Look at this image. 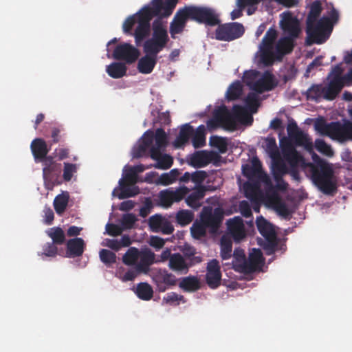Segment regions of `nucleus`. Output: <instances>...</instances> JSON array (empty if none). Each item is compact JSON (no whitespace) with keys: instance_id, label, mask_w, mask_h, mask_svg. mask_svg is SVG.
Here are the masks:
<instances>
[{"instance_id":"774afa93","label":"nucleus","mask_w":352,"mask_h":352,"mask_svg":"<svg viewBox=\"0 0 352 352\" xmlns=\"http://www.w3.org/2000/svg\"><path fill=\"white\" fill-rule=\"evenodd\" d=\"M192 236L197 239L204 236L206 234V227L201 222V223H194L190 228Z\"/></svg>"},{"instance_id":"13d9d810","label":"nucleus","mask_w":352,"mask_h":352,"mask_svg":"<svg viewBox=\"0 0 352 352\" xmlns=\"http://www.w3.org/2000/svg\"><path fill=\"white\" fill-rule=\"evenodd\" d=\"M138 182V175H136L129 168L127 172L124 175L123 178L119 180L120 186H133Z\"/></svg>"},{"instance_id":"f8f14e48","label":"nucleus","mask_w":352,"mask_h":352,"mask_svg":"<svg viewBox=\"0 0 352 352\" xmlns=\"http://www.w3.org/2000/svg\"><path fill=\"white\" fill-rule=\"evenodd\" d=\"M190 192V188L183 186L176 188H169L159 193L160 204L164 208L170 207L173 203L182 201Z\"/></svg>"},{"instance_id":"a878e982","label":"nucleus","mask_w":352,"mask_h":352,"mask_svg":"<svg viewBox=\"0 0 352 352\" xmlns=\"http://www.w3.org/2000/svg\"><path fill=\"white\" fill-rule=\"evenodd\" d=\"M227 224L229 232L235 241H239L245 237V227L243 219L240 217H235L228 220Z\"/></svg>"},{"instance_id":"58836bf2","label":"nucleus","mask_w":352,"mask_h":352,"mask_svg":"<svg viewBox=\"0 0 352 352\" xmlns=\"http://www.w3.org/2000/svg\"><path fill=\"white\" fill-rule=\"evenodd\" d=\"M256 223L259 233L263 237L276 234L271 224L262 216L256 219Z\"/></svg>"},{"instance_id":"bf43d9fd","label":"nucleus","mask_w":352,"mask_h":352,"mask_svg":"<svg viewBox=\"0 0 352 352\" xmlns=\"http://www.w3.org/2000/svg\"><path fill=\"white\" fill-rule=\"evenodd\" d=\"M265 242L263 245V249L266 251L267 255L274 254L278 245L276 234L265 236Z\"/></svg>"},{"instance_id":"a19ab883","label":"nucleus","mask_w":352,"mask_h":352,"mask_svg":"<svg viewBox=\"0 0 352 352\" xmlns=\"http://www.w3.org/2000/svg\"><path fill=\"white\" fill-rule=\"evenodd\" d=\"M288 167L283 160L274 161L272 167V172L274 179H280V177H283L288 173Z\"/></svg>"},{"instance_id":"72a5a7b5","label":"nucleus","mask_w":352,"mask_h":352,"mask_svg":"<svg viewBox=\"0 0 352 352\" xmlns=\"http://www.w3.org/2000/svg\"><path fill=\"white\" fill-rule=\"evenodd\" d=\"M194 129L190 124H185L182 126L179 135L173 142L175 148H181L188 142L190 138L193 135Z\"/></svg>"},{"instance_id":"4468645a","label":"nucleus","mask_w":352,"mask_h":352,"mask_svg":"<svg viewBox=\"0 0 352 352\" xmlns=\"http://www.w3.org/2000/svg\"><path fill=\"white\" fill-rule=\"evenodd\" d=\"M139 56V50L127 43L117 45L113 53V58L114 59L124 60L127 64L135 63Z\"/></svg>"},{"instance_id":"b1692460","label":"nucleus","mask_w":352,"mask_h":352,"mask_svg":"<svg viewBox=\"0 0 352 352\" xmlns=\"http://www.w3.org/2000/svg\"><path fill=\"white\" fill-rule=\"evenodd\" d=\"M344 87L340 75L333 77L328 85L322 87V97L327 100H334Z\"/></svg>"},{"instance_id":"473e14b6","label":"nucleus","mask_w":352,"mask_h":352,"mask_svg":"<svg viewBox=\"0 0 352 352\" xmlns=\"http://www.w3.org/2000/svg\"><path fill=\"white\" fill-rule=\"evenodd\" d=\"M155 254L151 250L140 252V261L135 266L136 270L138 272H147L150 265L157 263L155 261Z\"/></svg>"},{"instance_id":"5fc2aeb1","label":"nucleus","mask_w":352,"mask_h":352,"mask_svg":"<svg viewBox=\"0 0 352 352\" xmlns=\"http://www.w3.org/2000/svg\"><path fill=\"white\" fill-rule=\"evenodd\" d=\"M179 175V171L177 169H172L169 173H163L159 178V184L163 186H167L173 184L177 180Z\"/></svg>"},{"instance_id":"bb28decb","label":"nucleus","mask_w":352,"mask_h":352,"mask_svg":"<svg viewBox=\"0 0 352 352\" xmlns=\"http://www.w3.org/2000/svg\"><path fill=\"white\" fill-rule=\"evenodd\" d=\"M155 144L151 147L150 153L151 158H156L159 155L162 148L168 144L167 135L162 128L157 129L154 135Z\"/></svg>"},{"instance_id":"c03bdc74","label":"nucleus","mask_w":352,"mask_h":352,"mask_svg":"<svg viewBox=\"0 0 352 352\" xmlns=\"http://www.w3.org/2000/svg\"><path fill=\"white\" fill-rule=\"evenodd\" d=\"M221 256L223 260L231 258L232 251V242L230 239L223 236L221 239Z\"/></svg>"},{"instance_id":"aec40b11","label":"nucleus","mask_w":352,"mask_h":352,"mask_svg":"<svg viewBox=\"0 0 352 352\" xmlns=\"http://www.w3.org/2000/svg\"><path fill=\"white\" fill-rule=\"evenodd\" d=\"M177 2L178 0H153L150 8L154 14L166 18L171 15Z\"/></svg>"},{"instance_id":"8fccbe9b","label":"nucleus","mask_w":352,"mask_h":352,"mask_svg":"<svg viewBox=\"0 0 352 352\" xmlns=\"http://www.w3.org/2000/svg\"><path fill=\"white\" fill-rule=\"evenodd\" d=\"M120 192L118 195L120 199L133 197L140 193V188L137 186H120Z\"/></svg>"},{"instance_id":"cd10ccee","label":"nucleus","mask_w":352,"mask_h":352,"mask_svg":"<svg viewBox=\"0 0 352 352\" xmlns=\"http://www.w3.org/2000/svg\"><path fill=\"white\" fill-rule=\"evenodd\" d=\"M294 47V40L291 37H283L278 40L274 51V60L282 58L291 53Z\"/></svg>"},{"instance_id":"393cba45","label":"nucleus","mask_w":352,"mask_h":352,"mask_svg":"<svg viewBox=\"0 0 352 352\" xmlns=\"http://www.w3.org/2000/svg\"><path fill=\"white\" fill-rule=\"evenodd\" d=\"M192 264L188 263L179 253H174L168 262V267L179 274H186L188 272Z\"/></svg>"},{"instance_id":"c9c22d12","label":"nucleus","mask_w":352,"mask_h":352,"mask_svg":"<svg viewBox=\"0 0 352 352\" xmlns=\"http://www.w3.org/2000/svg\"><path fill=\"white\" fill-rule=\"evenodd\" d=\"M127 67L124 63L113 62L107 66L106 72L113 78H120L126 75Z\"/></svg>"},{"instance_id":"0eeeda50","label":"nucleus","mask_w":352,"mask_h":352,"mask_svg":"<svg viewBox=\"0 0 352 352\" xmlns=\"http://www.w3.org/2000/svg\"><path fill=\"white\" fill-rule=\"evenodd\" d=\"M188 6L192 21L209 26H214L220 23L218 15L212 8L195 6Z\"/></svg>"},{"instance_id":"338daca9","label":"nucleus","mask_w":352,"mask_h":352,"mask_svg":"<svg viewBox=\"0 0 352 352\" xmlns=\"http://www.w3.org/2000/svg\"><path fill=\"white\" fill-rule=\"evenodd\" d=\"M210 144L216 148H217L220 153H225L228 149V144L226 138L218 137V136H212L210 140Z\"/></svg>"},{"instance_id":"680f3d73","label":"nucleus","mask_w":352,"mask_h":352,"mask_svg":"<svg viewBox=\"0 0 352 352\" xmlns=\"http://www.w3.org/2000/svg\"><path fill=\"white\" fill-rule=\"evenodd\" d=\"M259 268V267H258L251 261H250L249 259L247 260L246 258L245 259V261H243V262H242V263H239L236 265V269L238 271L245 274L254 272Z\"/></svg>"},{"instance_id":"49530a36","label":"nucleus","mask_w":352,"mask_h":352,"mask_svg":"<svg viewBox=\"0 0 352 352\" xmlns=\"http://www.w3.org/2000/svg\"><path fill=\"white\" fill-rule=\"evenodd\" d=\"M192 143L195 148H201L205 145V127L204 125H200L193 133Z\"/></svg>"},{"instance_id":"423d86ee","label":"nucleus","mask_w":352,"mask_h":352,"mask_svg":"<svg viewBox=\"0 0 352 352\" xmlns=\"http://www.w3.org/2000/svg\"><path fill=\"white\" fill-rule=\"evenodd\" d=\"M330 20L328 17L314 21H306V33L313 43L321 44L325 40V32L330 28Z\"/></svg>"},{"instance_id":"f3484780","label":"nucleus","mask_w":352,"mask_h":352,"mask_svg":"<svg viewBox=\"0 0 352 352\" xmlns=\"http://www.w3.org/2000/svg\"><path fill=\"white\" fill-rule=\"evenodd\" d=\"M223 220V213L219 209H215L214 212L206 210L201 213V221L212 233L219 228Z\"/></svg>"},{"instance_id":"9b49d317","label":"nucleus","mask_w":352,"mask_h":352,"mask_svg":"<svg viewBox=\"0 0 352 352\" xmlns=\"http://www.w3.org/2000/svg\"><path fill=\"white\" fill-rule=\"evenodd\" d=\"M244 32V27L241 23H225L219 25L215 31V38L219 41H231L240 38Z\"/></svg>"},{"instance_id":"37998d69","label":"nucleus","mask_w":352,"mask_h":352,"mask_svg":"<svg viewBox=\"0 0 352 352\" xmlns=\"http://www.w3.org/2000/svg\"><path fill=\"white\" fill-rule=\"evenodd\" d=\"M242 91V85L239 80H236L229 86L226 91V98L230 101L237 100L241 95Z\"/></svg>"},{"instance_id":"2eb2a0df","label":"nucleus","mask_w":352,"mask_h":352,"mask_svg":"<svg viewBox=\"0 0 352 352\" xmlns=\"http://www.w3.org/2000/svg\"><path fill=\"white\" fill-rule=\"evenodd\" d=\"M287 133L291 140L294 141L296 146H303L307 151L313 149V142L309 136L300 131L294 122H290L287 127Z\"/></svg>"},{"instance_id":"ddd939ff","label":"nucleus","mask_w":352,"mask_h":352,"mask_svg":"<svg viewBox=\"0 0 352 352\" xmlns=\"http://www.w3.org/2000/svg\"><path fill=\"white\" fill-rule=\"evenodd\" d=\"M221 158V155L217 152L206 150L199 151L190 155L189 164L195 168H203L211 162L217 165Z\"/></svg>"},{"instance_id":"f03ea898","label":"nucleus","mask_w":352,"mask_h":352,"mask_svg":"<svg viewBox=\"0 0 352 352\" xmlns=\"http://www.w3.org/2000/svg\"><path fill=\"white\" fill-rule=\"evenodd\" d=\"M311 178L314 185L324 194L333 195L337 190L334 170L331 165L324 160L316 164L307 163Z\"/></svg>"},{"instance_id":"dca6fc26","label":"nucleus","mask_w":352,"mask_h":352,"mask_svg":"<svg viewBox=\"0 0 352 352\" xmlns=\"http://www.w3.org/2000/svg\"><path fill=\"white\" fill-rule=\"evenodd\" d=\"M188 19L191 20V16L188 6L177 10L170 25V33L173 38H174V34L183 32Z\"/></svg>"},{"instance_id":"69168bd1","label":"nucleus","mask_w":352,"mask_h":352,"mask_svg":"<svg viewBox=\"0 0 352 352\" xmlns=\"http://www.w3.org/2000/svg\"><path fill=\"white\" fill-rule=\"evenodd\" d=\"M99 255L101 261L105 265H109L116 262V254L109 250L102 249Z\"/></svg>"},{"instance_id":"2f4dec72","label":"nucleus","mask_w":352,"mask_h":352,"mask_svg":"<svg viewBox=\"0 0 352 352\" xmlns=\"http://www.w3.org/2000/svg\"><path fill=\"white\" fill-rule=\"evenodd\" d=\"M31 151L36 162L42 160L47 156L50 148L46 142L41 138H36L31 143Z\"/></svg>"},{"instance_id":"4be33fe9","label":"nucleus","mask_w":352,"mask_h":352,"mask_svg":"<svg viewBox=\"0 0 352 352\" xmlns=\"http://www.w3.org/2000/svg\"><path fill=\"white\" fill-rule=\"evenodd\" d=\"M208 188L206 186H195L192 192L185 198L186 204L194 210L199 209L202 205V200L206 195Z\"/></svg>"},{"instance_id":"6e6552de","label":"nucleus","mask_w":352,"mask_h":352,"mask_svg":"<svg viewBox=\"0 0 352 352\" xmlns=\"http://www.w3.org/2000/svg\"><path fill=\"white\" fill-rule=\"evenodd\" d=\"M277 36L276 29L270 28L260 45L261 60L266 65H272L274 60L273 47Z\"/></svg>"},{"instance_id":"20e7f679","label":"nucleus","mask_w":352,"mask_h":352,"mask_svg":"<svg viewBox=\"0 0 352 352\" xmlns=\"http://www.w3.org/2000/svg\"><path fill=\"white\" fill-rule=\"evenodd\" d=\"M158 15L154 14L150 6L144 7L138 16V25L133 33L136 45L139 46L147 38L151 32V21Z\"/></svg>"},{"instance_id":"603ef678","label":"nucleus","mask_w":352,"mask_h":352,"mask_svg":"<svg viewBox=\"0 0 352 352\" xmlns=\"http://www.w3.org/2000/svg\"><path fill=\"white\" fill-rule=\"evenodd\" d=\"M322 10L321 2L319 0L314 1L311 6L306 21H314L318 20Z\"/></svg>"},{"instance_id":"3c124183","label":"nucleus","mask_w":352,"mask_h":352,"mask_svg":"<svg viewBox=\"0 0 352 352\" xmlns=\"http://www.w3.org/2000/svg\"><path fill=\"white\" fill-rule=\"evenodd\" d=\"M258 3L250 1V0H236L237 9H234L231 12V19L234 20L241 17L243 14V10L246 6H253Z\"/></svg>"},{"instance_id":"0e129e2a","label":"nucleus","mask_w":352,"mask_h":352,"mask_svg":"<svg viewBox=\"0 0 352 352\" xmlns=\"http://www.w3.org/2000/svg\"><path fill=\"white\" fill-rule=\"evenodd\" d=\"M63 165V178L65 182H69L71 181L74 174L77 172L78 165L68 162H64Z\"/></svg>"},{"instance_id":"e2e57ef3","label":"nucleus","mask_w":352,"mask_h":352,"mask_svg":"<svg viewBox=\"0 0 352 352\" xmlns=\"http://www.w3.org/2000/svg\"><path fill=\"white\" fill-rule=\"evenodd\" d=\"M315 147L318 152L328 157H332L334 154L331 146L327 144L325 141L322 139L316 140Z\"/></svg>"},{"instance_id":"6ab92c4d","label":"nucleus","mask_w":352,"mask_h":352,"mask_svg":"<svg viewBox=\"0 0 352 352\" xmlns=\"http://www.w3.org/2000/svg\"><path fill=\"white\" fill-rule=\"evenodd\" d=\"M276 85L277 82L274 76L270 71H265L262 76L254 82L252 87V90L262 94L272 90Z\"/></svg>"},{"instance_id":"9d476101","label":"nucleus","mask_w":352,"mask_h":352,"mask_svg":"<svg viewBox=\"0 0 352 352\" xmlns=\"http://www.w3.org/2000/svg\"><path fill=\"white\" fill-rule=\"evenodd\" d=\"M280 147L283 159L289 165V168L301 166L307 167L304 157L297 151L291 141L288 139L280 140Z\"/></svg>"},{"instance_id":"09e8293b","label":"nucleus","mask_w":352,"mask_h":352,"mask_svg":"<svg viewBox=\"0 0 352 352\" xmlns=\"http://www.w3.org/2000/svg\"><path fill=\"white\" fill-rule=\"evenodd\" d=\"M194 219V213L188 210H180L176 214V221L182 226L190 223Z\"/></svg>"},{"instance_id":"a18cd8bd","label":"nucleus","mask_w":352,"mask_h":352,"mask_svg":"<svg viewBox=\"0 0 352 352\" xmlns=\"http://www.w3.org/2000/svg\"><path fill=\"white\" fill-rule=\"evenodd\" d=\"M152 159L157 161L154 167L162 170L168 169L173 163V159L170 155L166 154L162 155L161 151H160L157 157Z\"/></svg>"},{"instance_id":"a211bd4d","label":"nucleus","mask_w":352,"mask_h":352,"mask_svg":"<svg viewBox=\"0 0 352 352\" xmlns=\"http://www.w3.org/2000/svg\"><path fill=\"white\" fill-rule=\"evenodd\" d=\"M206 280L211 289H216L221 285V272L219 262L216 259L208 263Z\"/></svg>"},{"instance_id":"7c9ffc66","label":"nucleus","mask_w":352,"mask_h":352,"mask_svg":"<svg viewBox=\"0 0 352 352\" xmlns=\"http://www.w3.org/2000/svg\"><path fill=\"white\" fill-rule=\"evenodd\" d=\"M337 121L327 123L323 118H318L314 123L315 129L322 135L327 136L333 140Z\"/></svg>"},{"instance_id":"052dcab7","label":"nucleus","mask_w":352,"mask_h":352,"mask_svg":"<svg viewBox=\"0 0 352 352\" xmlns=\"http://www.w3.org/2000/svg\"><path fill=\"white\" fill-rule=\"evenodd\" d=\"M54 172H43L44 186L47 190H52L53 188L60 184L58 181V176L53 174Z\"/></svg>"},{"instance_id":"c85d7f7f","label":"nucleus","mask_w":352,"mask_h":352,"mask_svg":"<svg viewBox=\"0 0 352 352\" xmlns=\"http://www.w3.org/2000/svg\"><path fill=\"white\" fill-rule=\"evenodd\" d=\"M66 247L68 257H79L82 255L85 251V243L82 238L75 237L67 241Z\"/></svg>"},{"instance_id":"7ed1b4c3","label":"nucleus","mask_w":352,"mask_h":352,"mask_svg":"<svg viewBox=\"0 0 352 352\" xmlns=\"http://www.w3.org/2000/svg\"><path fill=\"white\" fill-rule=\"evenodd\" d=\"M162 18L157 16L153 21L151 26L152 36L144 43L143 48L149 52L159 54L169 41L168 32Z\"/></svg>"},{"instance_id":"1a4fd4ad","label":"nucleus","mask_w":352,"mask_h":352,"mask_svg":"<svg viewBox=\"0 0 352 352\" xmlns=\"http://www.w3.org/2000/svg\"><path fill=\"white\" fill-rule=\"evenodd\" d=\"M280 147L283 159L289 165V168L301 166L307 167L304 157L297 151L291 141L288 139L280 140Z\"/></svg>"},{"instance_id":"79ce46f5","label":"nucleus","mask_w":352,"mask_h":352,"mask_svg":"<svg viewBox=\"0 0 352 352\" xmlns=\"http://www.w3.org/2000/svg\"><path fill=\"white\" fill-rule=\"evenodd\" d=\"M245 196L252 202L258 200V185L256 183L247 182L244 184Z\"/></svg>"},{"instance_id":"4d7b16f0","label":"nucleus","mask_w":352,"mask_h":352,"mask_svg":"<svg viewBox=\"0 0 352 352\" xmlns=\"http://www.w3.org/2000/svg\"><path fill=\"white\" fill-rule=\"evenodd\" d=\"M307 100L318 101L322 96V85H313L306 91Z\"/></svg>"},{"instance_id":"412c9836","label":"nucleus","mask_w":352,"mask_h":352,"mask_svg":"<svg viewBox=\"0 0 352 352\" xmlns=\"http://www.w3.org/2000/svg\"><path fill=\"white\" fill-rule=\"evenodd\" d=\"M143 50L145 55L139 59L137 67L140 73L148 74L153 72L157 62L158 54L149 52L145 48Z\"/></svg>"},{"instance_id":"c756f323","label":"nucleus","mask_w":352,"mask_h":352,"mask_svg":"<svg viewBox=\"0 0 352 352\" xmlns=\"http://www.w3.org/2000/svg\"><path fill=\"white\" fill-rule=\"evenodd\" d=\"M280 25L283 30L292 38L298 37L300 32L298 20L293 18L289 14H287L281 21Z\"/></svg>"},{"instance_id":"e433bc0d","label":"nucleus","mask_w":352,"mask_h":352,"mask_svg":"<svg viewBox=\"0 0 352 352\" xmlns=\"http://www.w3.org/2000/svg\"><path fill=\"white\" fill-rule=\"evenodd\" d=\"M69 199V195L67 191L63 192L58 195L54 200V207L58 214H63L67 208Z\"/></svg>"},{"instance_id":"4c0bfd02","label":"nucleus","mask_w":352,"mask_h":352,"mask_svg":"<svg viewBox=\"0 0 352 352\" xmlns=\"http://www.w3.org/2000/svg\"><path fill=\"white\" fill-rule=\"evenodd\" d=\"M137 296L143 300H149L153 296L152 287L147 283H140L137 285L135 291Z\"/></svg>"},{"instance_id":"6e6d98bb","label":"nucleus","mask_w":352,"mask_h":352,"mask_svg":"<svg viewBox=\"0 0 352 352\" xmlns=\"http://www.w3.org/2000/svg\"><path fill=\"white\" fill-rule=\"evenodd\" d=\"M38 162H43V172H56L58 171L60 169V164H56L52 156L47 155L45 159L43 158L42 160H39Z\"/></svg>"},{"instance_id":"5701e85b","label":"nucleus","mask_w":352,"mask_h":352,"mask_svg":"<svg viewBox=\"0 0 352 352\" xmlns=\"http://www.w3.org/2000/svg\"><path fill=\"white\" fill-rule=\"evenodd\" d=\"M333 140L340 143L352 141V122L344 120L343 123L337 121Z\"/></svg>"},{"instance_id":"864d4df0","label":"nucleus","mask_w":352,"mask_h":352,"mask_svg":"<svg viewBox=\"0 0 352 352\" xmlns=\"http://www.w3.org/2000/svg\"><path fill=\"white\" fill-rule=\"evenodd\" d=\"M157 278L158 279V282L164 283L168 286H174L177 283V278L175 276L171 273H169L166 270H160Z\"/></svg>"},{"instance_id":"f257e3e1","label":"nucleus","mask_w":352,"mask_h":352,"mask_svg":"<svg viewBox=\"0 0 352 352\" xmlns=\"http://www.w3.org/2000/svg\"><path fill=\"white\" fill-rule=\"evenodd\" d=\"M236 120L247 125H251L253 122L252 116L242 106L234 105L231 113L226 106L221 105L214 111L213 118L208 121L207 125L212 129L222 126L226 129L234 130Z\"/></svg>"},{"instance_id":"de8ad7c7","label":"nucleus","mask_w":352,"mask_h":352,"mask_svg":"<svg viewBox=\"0 0 352 352\" xmlns=\"http://www.w3.org/2000/svg\"><path fill=\"white\" fill-rule=\"evenodd\" d=\"M139 256V250L135 247H131L124 254L122 261L126 265H133L136 263Z\"/></svg>"},{"instance_id":"ea45409f","label":"nucleus","mask_w":352,"mask_h":352,"mask_svg":"<svg viewBox=\"0 0 352 352\" xmlns=\"http://www.w3.org/2000/svg\"><path fill=\"white\" fill-rule=\"evenodd\" d=\"M46 233L52 239L54 244L62 245L65 241L64 231L60 227L51 228L46 231Z\"/></svg>"},{"instance_id":"f704fd0d","label":"nucleus","mask_w":352,"mask_h":352,"mask_svg":"<svg viewBox=\"0 0 352 352\" xmlns=\"http://www.w3.org/2000/svg\"><path fill=\"white\" fill-rule=\"evenodd\" d=\"M179 287L184 292H196L201 288L199 279L195 276H189L183 278L179 284Z\"/></svg>"},{"instance_id":"39448f33","label":"nucleus","mask_w":352,"mask_h":352,"mask_svg":"<svg viewBox=\"0 0 352 352\" xmlns=\"http://www.w3.org/2000/svg\"><path fill=\"white\" fill-rule=\"evenodd\" d=\"M243 174L250 181L256 183L263 182L268 192L274 190V187L269 175L263 170L260 161L255 159L252 162V166L246 164L243 166Z\"/></svg>"}]
</instances>
